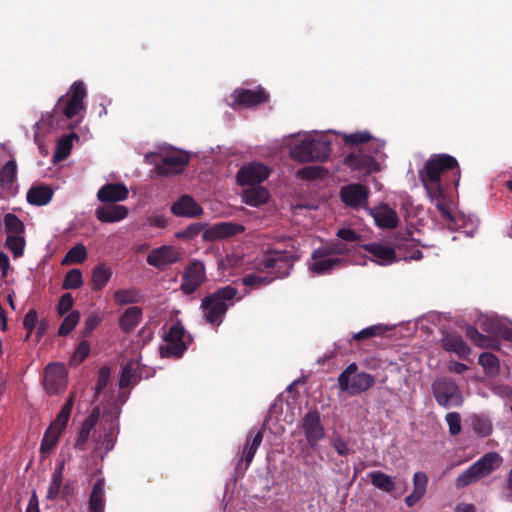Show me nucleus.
I'll list each match as a JSON object with an SVG mask.
<instances>
[{"mask_svg": "<svg viewBox=\"0 0 512 512\" xmlns=\"http://www.w3.org/2000/svg\"><path fill=\"white\" fill-rule=\"evenodd\" d=\"M418 175L429 199L442 218L454 222L447 190L452 185L457 188L460 182L461 169L457 159L445 153L433 154L424 163Z\"/></svg>", "mask_w": 512, "mask_h": 512, "instance_id": "nucleus-1", "label": "nucleus"}, {"mask_svg": "<svg viewBox=\"0 0 512 512\" xmlns=\"http://www.w3.org/2000/svg\"><path fill=\"white\" fill-rule=\"evenodd\" d=\"M242 298L243 296H238L237 288L231 285L218 288L201 301L200 309L204 320L218 327L223 322L228 309L234 305L235 301H240Z\"/></svg>", "mask_w": 512, "mask_h": 512, "instance_id": "nucleus-2", "label": "nucleus"}, {"mask_svg": "<svg viewBox=\"0 0 512 512\" xmlns=\"http://www.w3.org/2000/svg\"><path fill=\"white\" fill-rule=\"evenodd\" d=\"M87 96L85 85L82 81H75L65 95H62L51 114L47 117V124L54 125V116L61 113L65 118L72 119L85 109L84 99Z\"/></svg>", "mask_w": 512, "mask_h": 512, "instance_id": "nucleus-3", "label": "nucleus"}, {"mask_svg": "<svg viewBox=\"0 0 512 512\" xmlns=\"http://www.w3.org/2000/svg\"><path fill=\"white\" fill-rule=\"evenodd\" d=\"M296 259L293 245L289 249L268 248L257 263V269L261 272L275 269L276 278H285L290 275Z\"/></svg>", "mask_w": 512, "mask_h": 512, "instance_id": "nucleus-4", "label": "nucleus"}, {"mask_svg": "<svg viewBox=\"0 0 512 512\" xmlns=\"http://www.w3.org/2000/svg\"><path fill=\"white\" fill-rule=\"evenodd\" d=\"M338 387L349 395H359L371 389L376 379L367 372L359 371L358 365L350 363L337 378Z\"/></svg>", "mask_w": 512, "mask_h": 512, "instance_id": "nucleus-5", "label": "nucleus"}, {"mask_svg": "<svg viewBox=\"0 0 512 512\" xmlns=\"http://www.w3.org/2000/svg\"><path fill=\"white\" fill-rule=\"evenodd\" d=\"M331 153V142L325 139H305L293 146L290 157L300 163L325 161Z\"/></svg>", "mask_w": 512, "mask_h": 512, "instance_id": "nucleus-6", "label": "nucleus"}, {"mask_svg": "<svg viewBox=\"0 0 512 512\" xmlns=\"http://www.w3.org/2000/svg\"><path fill=\"white\" fill-rule=\"evenodd\" d=\"M501 462L502 458L496 452L484 454L456 478V487L464 488L476 482L481 477L489 475L500 466Z\"/></svg>", "mask_w": 512, "mask_h": 512, "instance_id": "nucleus-7", "label": "nucleus"}, {"mask_svg": "<svg viewBox=\"0 0 512 512\" xmlns=\"http://www.w3.org/2000/svg\"><path fill=\"white\" fill-rule=\"evenodd\" d=\"M165 346L160 348L161 356L166 358H180L188 349L193 339L187 334L182 323L177 321L163 336Z\"/></svg>", "mask_w": 512, "mask_h": 512, "instance_id": "nucleus-8", "label": "nucleus"}, {"mask_svg": "<svg viewBox=\"0 0 512 512\" xmlns=\"http://www.w3.org/2000/svg\"><path fill=\"white\" fill-rule=\"evenodd\" d=\"M432 392L436 402L446 409L460 407L463 403L458 385L450 378L436 379L432 384Z\"/></svg>", "mask_w": 512, "mask_h": 512, "instance_id": "nucleus-9", "label": "nucleus"}, {"mask_svg": "<svg viewBox=\"0 0 512 512\" xmlns=\"http://www.w3.org/2000/svg\"><path fill=\"white\" fill-rule=\"evenodd\" d=\"M340 136L346 146L354 149L362 147L374 155L379 156L380 159L385 157V141L373 137L367 130L356 131L354 133H340Z\"/></svg>", "mask_w": 512, "mask_h": 512, "instance_id": "nucleus-10", "label": "nucleus"}, {"mask_svg": "<svg viewBox=\"0 0 512 512\" xmlns=\"http://www.w3.org/2000/svg\"><path fill=\"white\" fill-rule=\"evenodd\" d=\"M380 158L362 147L353 149L344 158V164L351 170L361 172L363 174H371L379 171V164L375 160Z\"/></svg>", "mask_w": 512, "mask_h": 512, "instance_id": "nucleus-11", "label": "nucleus"}, {"mask_svg": "<svg viewBox=\"0 0 512 512\" xmlns=\"http://www.w3.org/2000/svg\"><path fill=\"white\" fill-rule=\"evenodd\" d=\"M347 263L348 261L344 258L332 257L320 247L313 251L308 267L312 273L324 275L346 266Z\"/></svg>", "mask_w": 512, "mask_h": 512, "instance_id": "nucleus-12", "label": "nucleus"}, {"mask_svg": "<svg viewBox=\"0 0 512 512\" xmlns=\"http://www.w3.org/2000/svg\"><path fill=\"white\" fill-rule=\"evenodd\" d=\"M68 373L64 365L59 363L48 364L44 371L43 386L50 395L62 393L67 386Z\"/></svg>", "mask_w": 512, "mask_h": 512, "instance_id": "nucleus-13", "label": "nucleus"}, {"mask_svg": "<svg viewBox=\"0 0 512 512\" xmlns=\"http://www.w3.org/2000/svg\"><path fill=\"white\" fill-rule=\"evenodd\" d=\"M300 427L305 435L307 444L316 448L319 441L325 437V429L317 410L307 412L300 421Z\"/></svg>", "mask_w": 512, "mask_h": 512, "instance_id": "nucleus-14", "label": "nucleus"}, {"mask_svg": "<svg viewBox=\"0 0 512 512\" xmlns=\"http://www.w3.org/2000/svg\"><path fill=\"white\" fill-rule=\"evenodd\" d=\"M206 281V271L203 262L195 260L191 262L182 275L180 290L185 295H191Z\"/></svg>", "mask_w": 512, "mask_h": 512, "instance_id": "nucleus-15", "label": "nucleus"}, {"mask_svg": "<svg viewBox=\"0 0 512 512\" xmlns=\"http://www.w3.org/2000/svg\"><path fill=\"white\" fill-rule=\"evenodd\" d=\"M232 99L231 106H241L246 108L256 107L268 102V92L259 86L256 90L236 88L230 95Z\"/></svg>", "mask_w": 512, "mask_h": 512, "instance_id": "nucleus-16", "label": "nucleus"}, {"mask_svg": "<svg viewBox=\"0 0 512 512\" xmlns=\"http://www.w3.org/2000/svg\"><path fill=\"white\" fill-rule=\"evenodd\" d=\"M270 174V170L262 163L252 162L239 169L236 175L240 186H255L265 181Z\"/></svg>", "mask_w": 512, "mask_h": 512, "instance_id": "nucleus-17", "label": "nucleus"}, {"mask_svg": "<svg viewBox=\"0 0 512 512\" xmlns=\"http://www.w3.org/2000/svg\"><path fill=\"white\" fill-rule=\"evenodd\" d=\"M190 156L186 152H177L166 155L156 165V172L159 176H170L179 174L189 164Z\"/></svg>", "mask_w": 512, "mask_h": 512, "instance_id": "nucleus-18", "label": "nucleus"}, {"mask_svg": "<svg viewBox=\"0 0 512 512\" xmlns=\"http://www.w3.org/2000/svg\"><path fill=\"white\" fill-rule=\"evenodd\" d=\"M340 197L346 205L358 208L367 203L369 189L360 183L348 184L341 188Z\"/></svg>", "mask_w": 512, "mask_h": 512, "instance_id": "nucleus-19", "label": "nucleus"}, {"mask_svg": "<svg viewBox=\"0 0 512 512\" xmlns=\"http://www.w3.org/2000/svg\"><path fill=\"white\" fill-rule=\"evenodd\" d=\"M264 436V427L258 431L251 430L246 439V444L242 451V456L239 459L238 463L236 464V470L242 469L243 462H245V465L243 467L244 470L248 468L250 463L252 462L256 451L258 450L259 446L261 445L263 441Z\"/></svg>", "mask_w": 512, "mask_h": 512, "instance_id": "nucleus-20", "label": "nucleus"}, {"mask_svg": "<svg viewBox=\"0 0 512 512\" xmlns=\"http://www.w3.org/2000/svg\"><path fill=\"white\" fill-rule=\"evenodd\" d=\"M179 260V253L172 246H161L153 249L147 256V263L158 269L174 264Z\"/></svg>", "mask_w": 512, "mask_h": 512, "instance_id": "nucleus-21", "label": "nucleus"}, {"mask_svg": "<svg viewBox=\"0 0 512 512\" xmlns=\"http://www.w3.org/2000/svg\"><path fill=\"white\" fill-rule=\"evenodd\" d=\"M100 410L94 408L91 413L82 422L78 435L74 442V448L79 451H85L91 432L94 430L99 420Z\"/></svg>", "mask_w": 512, "mask_h": 512, "instance_id": "nucleus-22", "label": "nucleus"}, {"mask_svg": "<svg viewBox=\"0 0 512 512\" xmlns=\"http://www.w3.org/2000/svg\"><path fill=\"white\" fill-rule=\"evenodd\" d=\"M129 190L123 183H107L97 192V198L103 203L124 201L128 198Z\"/></svg>", "mask_w": 512, "mask_h": 512, "instance_id": "nucleus-23", "label": "nucleus"}, {"mask_svg": "<svg viewBox=\"0 0 512 512\" xmlns=\"http://www.w3.org/2000/svg\"><path fill=\"white\" fill-rule=\"evenodd\" d=\"M245 231V227L234 222H220L212 225L206 230L207 238L211 240H220L233 237Z\"/></svg>", "mask_w": 512, "mask_h": 512, "instance_id": "nucleus-24", "label": "nucleus"}, {"mask_svg": "<svg viewBox=\"0 0 512 512\" xmlns=\"http://www.w3.org/2000/svg\"><path fill=\"white\" fill-rule=\"evenodd\" d=\"M375 224L382 229H393L398 225L397 212L387 204H381L371 210Z\"/></svg>", "mask_w": 512, "mask_h": 512, "instance_id": "nucleus-25", "label": "nucleus"}, {"mask_svg": "<svg viewBox=\"0 0 512 512\" xmlns=\"http://www.w3.org/2000/svg\"><path fill=\"white\" fill-rule=\"evenodd\" d=\"M171 212L177 217H198L202 207L189 195L181 196L172 206Z\"/></svg>", "mask_w": 512, "mask_h": 512, "instance_id": "nucleus-26", "label": "nucleus"}, {"mask_svg": "<svg viewBox=\"0 0 512 512\" xmlns=\"http://www.w3.org/2000/svg\"><path fill=\"white\" fill-rule=\"evenodd\" d=\"M368 476L372 485L386 493L394 492L397 486L402 488L403 493L407 487L405 480L398 479L397 481H394L391 476L381 471H372L368 474Z\"/></svg>", "mask_w": 512, "mask_h": 512, "instance_id": "nucleus-27", "label": "nucleus"}, {"mask_svg": "<svg viewBox=\"0 0 512 512\" xmlns=\"http://www.w3.org/2000/svg\"><path fill=\"white\" fill-rule=\"evenodd\" d=\"M441 343L444 350L453 352L460 358L466 359L471 354L470 347L465 343L462 336L456 332L445 333Z\"/></svg>", "mask_w": 512, "mask_h": 512, "instance_id": "nucleus-28", "label": "nucleus"}, {"mask_svg": "<svg viewBox=\"0 0 512 512\" xmlns=\"http://www.w3.org/2000/svg\"><path fill=\"white\" fill-rule=\"evenodd\" d=\"M362 248L369 252L379 265H389L397 260L395 250L389 246L380 243H369L362 245Z\"/></svg>", "mask_w": 512, "mask_h": 512, "instance_id": "nucleus-29", "label": "nucleus"}, {"mask_svg": "<svg viewBox=\"0 0 512 512\" xmlns=\"http://www.w3.org/2000/svg\"><path fill=\"white\" fill-rule=\"evenodd\" d=\"M428 485V476L425 472L418 471L413 475V491L406 496L405 504L408 507L415 506L425 495Z\"/></svg>", "mask_w": 512, "mask_h": 512, "instance_id": "nucleus-30", "label": "nucleus"}, {"mask_svg": "<svg viewBox=\"0 0 512 512\" xmlns=\"http://www.w3.org/2000/svg\"><path fill=\"white\" fill-rule=\"evenodd\" d=\"M95 215L103 223L119 222L127 217L128 208L123 205L100 206L96 209Z\"/></svg>", "mask_w": 512, "mask_h": 512, "instance_id": "nucleus-31", "label": "nucleus"}, {"mask_svg": "<svg viewBox=\"0 0 512 512\" xmlns=\"http://www.w3.org/2000/svg\"><path fill=\"white\" fill-rule=\"evenodd\" d=\"M53 190L48 185H36L32 186L26 195L28 203L35 206H44L47 205L53 197Z\"/></svg>", "mask_w": 512, "mask_h": 512, "instance_id": "nucleus-32", "label": "nucleus"}, {"mask_svg": "<svg viewBox=\"0 0 512 512\" xmlns=\"http://www.w3.org/2000/svg\"><path fill=\"white\" fill-rule=\"evenodd\" d=\"M104 479H98L92 487L89 497V512H104L105 498H104Z\"/></svg>", "mask_w": 512, "mask_h": 512, "instance_id": "nucleus-33", "label": "nucleus"}, {"mask_svg": "<svg viewBox=\"0 0 512 512\" xmlns=\"http://www.w3.org/2000/svg\"><path fill=\"white\" fill-rule=\"evenodd\" d=\"M141 319V308L132 306L127 308L123 315L120 317L119 326L124 332L129 333L140 323Z\"/></svg>", "mask_w": 512, "mask_h": 512, "instance_id": "nucleus-34", "label": "nucleus"}, {"mask_svg": "<svg viewBox=\"0 0 512 512\" xmlns=\"http://www.w3.org/2000/svg\"><path fill=\"white\" fill-rule=\"evenodd\" d=\"M243 198L247 205L257 207L268 201L269 192L266 188L255 185L244 191Z\"/></svg>", "mask_w": 512, "mask_h": 512, "instance_id": "nucleus-35", "label": "nucleus"}, {"mask_svg": "<svg viewBox=\"0 0 512 512\" xmlns=\"http://www.w3.org/2000/svg\"><path fill=\"white\" fill-rule=\"evenodd\" d=\"M65 463L61 461L54 469L51 481L47 490L46 498L48 500H56L60 496L63 480V471Z\"/></svg>", "mask_w": 512, "mask_h": 512, "instance_id": "nucleus-36", "label": "nucleus"}, {"mask_svg": "<svg viewBox=\"0 0 512 512\" xmlns=\"http://www.w3.org/2000/svg\"><path fill=\"white\" fill-rule=\"evenodd\" d=\"M466 336L470 339V341L480 347V348H498V341L490 336H486L480 333L475 327L467 326L466 328Z\"/></svg>", "mask_w": 512, "mask_h": 512, "instance_id": "nucleus-37", "label": "nucleus"}, {"mask_svg": "<svg viewBox=\"0 0 512 512\" xmlns=\"http://www.w3.org/2000/svg\"><path fill=\"white\" fill-rule=\"evenodd\" d=\"M112 276L110 267L105 264H99L92 271V289L100 291L108 283Z\"/></svg>", "mask_w": 512, "mask_h": 512, "instance_id": "nucleus-38", "label": "nucleus"}, {"mask_svg": "<svg viewBox=\"0 0 512 512\" xmlns=\"http://www.w3.org/2000/svg\"><path fill=\"white\" fill-rule=\"evenodd\" d=\"M138 363L135 361H129L125 364L121 371V376L119 380L120 388H126L131 384H136L140 379V376L137 374Z\"/></svg>", "mask_w": 512, "mask_h": 512, "instance_id": "nucleus-39", "label": "nucleus"}, {"mask_svg": "<svg viewBox=\"0 0 512 512\" xmlns=\"http://www.w3.org/2000/svg\"><path fill=\"white\" fill-rule=\"evenodd\" d=\"M62 432L52 428L48 427L44 433V436L41 440L40 444V454L46 455L50 453L58 444L59 439L61 437Z\"/></svg>", "mask_w": 512, "mask_h": 512, "instance_id": "nucleus-40", "label": "nucleus"}, {"mask_svg": "<svg viewBox=\"0 0 512 512\" xmlns=\"http://www.w3.org/2000/svg\"><path fill=\"white\" fill-rule=\"evenodd\" d=\"M73 404H74V399H73V396H71L66 401V403L63 405V407L57 414L56 418L49 426L60 431V432H63L68 424V421H69V418L71 415V411L73 408Z\"/></svg>", "mask_w": 512, "mask_h": 512, "instance_id": "nucleus-41", "label": "nucleus"}, {"mask_svg": "<svg viewBox=\"0 0 512 512\" xmlns=\"http://www.w3.org/2000/svg\"><path fill=\"white\" fill-rule=\"evenodd\" d=\"M473 431L479 437H487L491 435L493 427L490 419L483 415H473L470 417Z\"/></svg>", "mask_w": 512, "mask_h": 512, "instance_id": "nucleus-42", "label": "nucleus"}, {"mask_svg": "<svg viewBox=\"0 0 512 512\" xmlns=\"http://www.w3.org/2000/svg\"><path fill=\"white\" fill-rule=\"evenodd\" d=\"M17 176V165L15 160H9L0 169V186L9 188L14 183Z\"/></svg>", "mask_w": 512, "mask_h": 512, "instance_id": "nucleus-43", "label": "nucleus"}, {"mask_svg": "<svg viewBox=\"0 0 512 512\" xmlns=\"http://www.w3.org/2000/svg\"><path fill=\"white\" fill-rule=\"evenodd\" d=\"M141 299L140 292L135 289H119L114 293V300L119 305H127L139 302Z\"/></svg>", "mask_w": 512, "mask_h": 512, "instance_id": "nucleus-44", "label": "nucleus"}, {"mask_svg": "<svg viewBox=\"0 0 512 512\" xmlns=\"http://www.w3.org/2000/svg\"><path fill=\"white\" fill-rule=\"evenodd\" d=\"M87 258V249L82 243H78L68 250L62 260V264L83 263Z\"/></svg>", "mask_w": 512, "mask_h": 512, "instance_id": "nucleus-45", "label": "nucleus"}, {"mask_svg": "<svg viewBox=\"0 0 512 512\" xmlns=\"http://www.w3.org/2000/svg\"><path fill=\"white\" fill-rule=\"evenodd\" d=\"M25 245L26 241L23 234L7 235L6 237L5 246L12 252L14 258H19L23 255Z\"/></svg>", "mask_w": 512, "mask_h": 512, "instance_id": "nucleus-46", "label": "nucleus"}, {"mask_svg": "<svg viewBox=\"0 0 512 512\" xmlns=\"http://www.w3.org/2000/svg\"><path fill=\"white\" fill-rule=\"evenodd\" d=\"M78 138L76 133H72L69 136L63 137L60 139L56 146V151L54 153V159L57 161H61L66 159L72 149V139Z\"/></svg>", "mask_w": 512, "mask_h": 512, "instance_id": "nucleus-47", "label": "nucleus"}, {"mask_svg": "<svg viewBox=\"0 0 512 512\" xmlns=\"http://www.w3.org/2000/svg\"><path fill=\"white\" fill-rule=\"evenodd\" d=\"M4 226L8 235H20L25 232L23 222L13 213L4 216Z\"/></svg>", "mask_w": 512, "mask_h": 512, "instance_id": "nucleus-48", "label": "nucleus"}, {"mask_svg": "<svg viewBox=\"0 0 512 512\" xmlns=\"http://www.w3.org/2000/svg\"><path fill=\"white\" fill-rule=\"evenodd\" d=\"M478 362L487 374L493 375L496 374L499 370V360L493 353H481Z\"/></svg>", "mask_w": 512, "mask_h": 512, "instance_id": "nucleus-49", "label": "nucleus"}, {"mask_svg": "<svg viewBox=\"0 0 512 512\" xmlns=\"http://www.w3.org/2000/svg\"><path fill=\"white\" fill-rule=\"evenodd\" d=\"M80 320V313L77 310H73L62 321L59 330L58 335L59 336H67L78 324Z\"/></svg>", "mask_w": 512, "mask_h": 512, "instance_id": "nucleus-50", "label": "nucleus"}, {"mask_svg": "<svg viewBox=\"0 0 512 512\" xmlns=\"http://www.w3.org/2000/svg\"><path fill=\"white\" fill-rule=\"evenodd\" d=\"M272 281L273 278L256 274H248L241 279L243 285L252 289H258L262 286L269 285Z\"/></svg>", "mask_w": 512, "mask_h": 512, "instance_id": "nucleus-51", "label": "nucleus"}, {"mask_svg": "<svg viewBox=\"0 0 512 512\" xmlns=\"http://www.w3.org/2000/svg\"><path fill=\"white\" fill-rule=\"evenodd\" d=\"M83 285L82 273L74 268L67 272L63 281L64 289H78Z\"/></svg>", "mask_w": 512, "mask_h": 512, "instance_id": "nucleus-52", "label": "nucleus"}, {"mask_svg": "<svg viewBox=\"0 0 512 512\" xmlns=\"http://www.w3.org/2000/svg\"><path fill=\"white\" fill-rule=\"evenodd\" d=\"M384 332H385V329L382 325H373V326H369V327L364 328L361 331L355 333L352 336V339L360 342V341H363V340H366V339H369V338H372L375 336H380V335L384 334Z\"/></svg>", "mask_w": 512, "mask_h": 512, "instance_id": "nucleus-53", "label": "nucleus"}, {"mask_svg": "<svg viewBox=\"0 0 512 512\" xmlns=\"http://www.w3.org/2000/svg\"><path fill=\"white\" fill-rule=\"evenodd\" d=\"M330 256L337 257L338 255H348L351 252V246L348 243L333 242L321 247Z\"/></svg>", "mask_w": 512, "mask_h": 512, "instance_id": "nucleus-54", "label": "nucleus"}, {"mask_svg": "<svg viewBox=\"0 0 512 512\" xmlns=\"http://www.w3.org/2000/svg\"><path fill=\"white\" fill-rule=\"evenodd\" d=\"M330 442L331 446L340 456H348L354 453V450L349 446V443L339 435L332 436Z\"/></svg>", "mask_w": 512, "mask_h": 512, "instance_id": "nucleus-55", "label": "nucleus"}, {"mask_svg": "<svg viewBox=\"0 0 512 512\" xmlns=\"http://www.w3.org/2000/svg\"><path fill=\"white\" fill-rule=\"evenodd\" d=\"M445 420L449 426V433L452 436H456L461 432V416L458 412L448 413Z\"/></svg>", "mask_w": 512, "mask_h": 512, "instance_id": "nucleus-56", "label": "nucleus"}, {"mask_svg": "<svg viewBox=\"0 0 512 512\" xmlns=\"http://www.w3.org/2000/svg\"><path fill=\"white\" fill-rule=\"evenodd\" d=\"M323 169L318 166H305L298 170L297 176L305 180H314L322 176Z\"/></svg>", "mask_w": 512, "mask_h": 512, "instance_id": "nucleus-57", "label": "nucleus"}, {"mask_svg": "<svg viewBox=\"0 0 512 512\" xmlns=\"http://www.w3.org/2000/svg\"><path fill=\"white\" fill-rule=\"evenodd\" d=\"M38 323V313L35 309H30L23 319V326L27 330L26 339H29Z\"/></svg>", "mask_w": 512, "mask_h": 512, "instance_id": "nucleus-58", "label": "nucleus"}, {"mask_svg": "<svg viewBox=\"0 0 512 512\" xmlns=\"http://www.w3.org/2000/svg\"><path fill=\"white\" fill-rule=\"evenodd\" d=\"M74 304V298L70 293L63 294L57 304L56 310L59 316H64L68 313Z\"/></svg>", "mask_w": 512, "mask_h": 512, "instance_id": "nucleus-59", "label": "nucleus"}, {"mask_svg": "<svg viewBox=\"0 0 512 512\" xmlns=\"http://www.w3.org/2000/svg\"><path fill=\"white\" fill-rule=\"evenodd\" d=\"M110 378V370L107 367H103L99 370L98 378L95 386V397H98V395L106 388V386L109 383Z\"/></svg>", "mask_w": 512, "mask_h": 512, "instance_id": "nucleus-60", "label": "nucleus"}, {"mask_svg": "<svg viewBox=\"0 0 512 512\" xmlns=\"http://www.w3.org/2000/svg\"><path fill=\"white\" fill-rule=\"evenodd\" d=\"M101 321L102 319L94 313L88 315L84 321V329L82 331L83 337H88L101 323Z\"/></svg>", "mask_w": 512, "mask_h": 512, "instance_id": "nucleus-61", "label": "nucleus"}, {"mask_svg": "<svg viewBox=\"0 0 512 512\" xmlns=\"http://www.w3.org/2000/svg\"><path fill=\"white\" fill-rule=\"evenodd\" d=\"M337 237L341 240L346 241L348 243L359 241L361 236L356 233L353 229L350 228H342L337 232Z\"/></svg>", "mask_w": 512, "mask_h": 512, "instance_id": "nucleus-62", "label": "nucleus"}, {"mask_svg": "<svg viewBox=\"0 0 512 512\" xmlns=\"http://www.w3.org/2000/svg\"><path fill=\"white\" fill-rule=\"evenodd\" d=\"M90 353V345L87 341H82L77 346L73 358L78 360V362L84 361Z\"/></svg>", "mask_w": 512, "mask_h": 512, "instance_id": "nucleus-63", "label": "nucleus"}, {"mask_svg": "<svg viewBox=\"0 0 512 512\" xmlns=\"http://www.w3.org/2000/svg\"><path fill=\"white\" fill-rule=\"evenodd\" d=\"M26 512H40L39 501L35 492L32 493L29 499Z\"/></svg>", "mask_w": 512, "mask_h": 512, "instance_id": "nucleus-64", "label": "nucleus"}]
</instances>
